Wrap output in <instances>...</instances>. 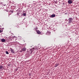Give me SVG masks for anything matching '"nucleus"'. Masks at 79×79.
<instances>
[{"label": "nucleus", "instance_id": "obj_15", "mask_svg": "<svg viewBox=\"0 0 79 79\" xmlns=\"http://www.w3.org/2000/svg\"><path fill=\"white\" fill-rule=\"evenodd\" d=\"M47 33H49L50 34L51 32H48Z\"/></svg>", "mask_w": 79, "mask_h": 79}, {"label": "nucleus", "instance_id": "obj_2", "mask_svg": "<svg viewBox=\"0 0 79 79\" xmlns=\"http://www.w3.org/2000/svg\"><path fill=\"white\" fill-rule=\"evenodd\" d=\"M26 50V48H23V49H22L21 52L23 51H25Z\"/></svg>", "mask_w": 79, "mask_h": 79}, {"label": "nucleus", "instance_id": "obj_10", "mask_svg": "<svg viewBox=\"0 0 79 79\" xmlns=\"http://www.w3.org/2000/svg\"><path fill=\"white\" fill-rule=\"evenodd\" d=\"M36 48H33L32 50H35L36 49Z\"/></svg>", "mask_w": 79, "mask_h": 79}, {"label": "nucleus", "instance_id": "obj_4", "mask_svg": "<svg viewBox=\"0 0 79 79\" xmlns=\"http://www.w3.org/2000/svg\"><path fill=\"white\" fill-rule=\"evenodd\" d=\"M68 3L69 4H71L73 3V2L71 0H69L68 1Z\"/></svg>", "mask_w": 79, "mask_h": 79}, {"label": "nucleus", "instance_id": "obj_12", "mask_svg": "<svg viewBox=\"0 0 79 79\" xmlns=\"http://www.w3.org/2000/svg\"><path fill=\"white\" fill-rule=\"evenodd\" d=\"M6 53L7 54H9V52L7 51H6Z\"/></svg>", "mask_w": 79, "mask_h": 79}, {"label": "nucleus", "instance_id": "obj_5", "mask_svg": "<svg viewBox=\"0 0 79 79\" xmlns=\"http://www.w3.org/2000/svg\"><path fill=\"white\" fill-rule=\"evenodd\" d=\"M1 41L2 42H5L6 41V40L4 39H2V40H1Z\"/></svg>", "mask_w": 79, "mask_h": 79}, {"label": "nucleus", "instance_id": "obj_8", "mask_svg": "<svg viewBox=\"0 0 79 79\" xmlns=\"http://www.w3.org/2000/svg\"><path fill=\"white\" fill-rule=\"evenodd\" d=\"M10 51H11V52L12 53H14V50H13V49L10 48Z\"/></svg>", "mask_w": 79, "mask_h": 79}, {"label": "nucleus", "instance_id": "obj_1", "mask_svg": "<svg viewBox=\"0 0 79 79\" xmlns=\"http://www.w3.org/2000/svg\"><path fill=\"white\" fill-rule=\"evenodd\" d=\"M73 18H69V23H73Z\"/></svg>", "mask_w": 79, "mask_h": 79}, {"label": "nucleus", "instance_id": "obj_14", "mask_svg": "<svg viewBox=\"0 0 79 79\" xmlns=\"http://www.w3.org/2000/svg\"><path fill=\"white\" fill-rule=\"evenodd\" d=\"M2 32V30H0V33H1Z\"/></svg>", "mask_w": 79, "mask_h": 79}, {"label": "nucleus", "instance_id": "obj_11", "mask_svg": "<svg viewBox=\"0 0 79 79\" xmlns=\"http://www.w3.org/2000/svg\"><path fill=\"white\" fill-rule=\"evenodd\" d=\"M23 16H26V13H24L23 14Z\"/></svg>", "mask_w": 79, "mask_h": 79}, {"label": "nucleus", "instance_id": "obj_9", "mask_svg": "<svg viewBox=\"0 0 79 79\" xmlns=\"http://www.w3.org/2000/svg\"><path fill=\"white\" fill-rule=\"evenodd\" d=\"M3 68V66H0V69H2Z\"/></svg>", "mask_w": 79, "mask_h": 79}, {"label": "nucleus", "instance_id": "obj_3", "mask_svg": "<svg viewBox=\"0 0 79 79\" xmlns=\"http://www.w3.org/2000/svg\"><path fill=\"white\" fill-rule=\"evenodd\" d=\"M36 31L38 34H40L41 33V32L39 30H36Z\"/></svg>", "mask_w": 79, "mask_h": 79}, {"label": "nucleus", "instance_id": "obj_7", "mask_svg": "<svg viewBox=\"0 0 79 79\" xmlns=\"http://www.w3.org/2000/svg\"><path fill=\"white\" fill-rule=\"evenodd\" d=\"M58 65H59V64H57V63L56 64H55V68H56L57 66H58Z\"/></svg>", "mask_w": 79, "mask_h": 79}, {"label": "nucleus", "instance_id": "obj_13", "mask_svg": "<svg viewBox=\"0 0 79 79\" xmlns=\"http://www.w3.org/2000/svg\"><path fill=\"white\" fill-rule=\"evenodd\" d=\"M10 12H11V13H13L14 11L13 10H10Z\"/></svg>", "mask_w": 79, "mask_h": 79}, {"label": "nucleus", "instance_id": "obj_6", "mask_svg": "<svg viewBox=\"0 0 79 79\" xmlns=\"http://www.w3.org/2000/svg\"><path fill=\"white\" fill-rule=\"evenodd\" d=\"M55 14H53L51 15V17L52 18L55 17Z\"/></svg>", "mask_w": 79, "mask_h": 79}]
</instances>
